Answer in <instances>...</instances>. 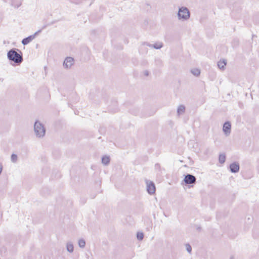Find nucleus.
I'll list each match as a JSON object with an SVG mask.
<instances>
[{"label":"nucleus","instance_id":"1","mask_svg":"<svg viewBox=\"0 0 259 259\" xmlns=\"http://www.w3.org/2000/svg\"><path fill=\"white\" fill-rule=\"evenodd\" d=\"M8 59L16 64H20L23 61L22 53L18 49L13 48L7 53Z\"/></svg>","mask_w":259,"mask_h":259},{"label":"nucleus","instance_id":"2","mask_svg":"<svg viewBox=\"0 0 259 259\" xmlns=\"http://www.w3.org/2000/svg\"><path fill=\"white\" fill-rule=\"evenodd\" d=\"M34 130L37 137L42 138L45 136L46 128L44 125L38 120H36L34 123Z\"/></svg>","mask_w":259,"mask_h":259},{"label":"nucleus","instance_id":"3","mask_svg":"<svg viewBox=\"0 0 259 259\" xmlns=\"http://www.w3.org/2000/svg\"><path fill=\"white\" fill-rule=\"evenodd\" d=\"M178 17L179 20H187L190 17V13L186 7H182L179 9Z\"/></svg>","mask_w":259,"mask_h":259},{"label":"nucleus","instance_id":"4","mask_svg":"<svg viewBox=\"0 0 259 259\" xmlns=\"http://www.w3.org/2000/svg\"><path fill=\"white\" fill-rule=\"evenodd\" d=\"M40 32H41V30H39L37 31H36V32H35L33 34L30 35L28 36V37L23 38L21 41L22 44L24 46H26V45H28L31 41H32L35 38L36 35H37Z\"/></svg>","mask_w":259,"mask_h":259},{"label":"nucleus","instance_id":"5","mask_svg":"<svg viewBox=\"0 0 259 259\" xmlns=\"http://www.w3.org/2000/svg\"><path fill=\"white\" fill-rule=\"evenodd\" d=\"M196 181V179L195 177L189 174H187L186 175H185L184 179V181L186 185L191 184H195Z\"/></svg>","mask_w":259,"mask_h":259},{"label":"nucleus","instance_id":"6","mask_svg":"<svg viewBox=\"0 0 259 259\" xmlns=\"http://www.w3.org/2000/svg\"><path fill=\"white\" fill-rule=\"evenodd\" d=\"M229 168L232 173H237L240 169V164L238 162L234 161L229 164Z\"/></svg>","mask_w":259,"mask_h":259},{"label":"nucleus","instance_id":"7","mask_svg":"<svg viewBox=\"0 0 259 259\" xmlns=\"http://www.w3.org/2000/svg\"><path fill=\"white\" fill-rule=\"evenodd\" d=\"M74 63V59L71 57H67L64 61L63 66L64 68H70Z\"/></svg>","mask_w":259,"mask_h":259},{"label":"nucleus","instance_id":"8","mask_svg":"<svg viewBox=\"0 0 259 259\" xmlns=\"http://www.w3.org/2000/svg\"><path fill=\"white\" fill-rule=\"evenodd\" d=\"M146 184L147 192L150 195L153 194L156 190L154 183L150 181H146Z\"/></svg>","mask_w":259,"mask_h":259},{"label":"nucleus","instance_id":"9","mask_svg":"<svg viewBox=\"0 0 259 259\" xmlns=\"http://www.w3.org/2000/svg\"><path fill=\"white\" fill-rule=\"evenodd\" d=\"M227 65V60L226 59H223L218 62V67L222 70L225 69V66Z\"/></svg>","mask_w":259,"mask_h":259},{"label":"nucleus","instance_id":"10","mask_svg":"<svg viewBox=\"0 0 259 259\" xmlns=\"http://www.w3.org/2000/svg\"><path fill=\"white\" fill-rule=\"evenodd\" d=\"M21 4V0H12L11 1V6L15 8H18Z\"/></svg>","mask_w":259,"mask_h":259},{"label":"nucleus","instance_id":"11","mask_svg":"<svg viewBox=\"0 0 259 259\" xmlns=\"http://www.w3.org/2000/svg\"><path fill=\"white\" fill-rule=\"evenodd\" d=\"M110 161V158L108 156H103L102 157V163L105 165H108Z\"/></svg>","mask_w":259,"mask_h":259},{"label":"nucleus","instance_id":"12","mask_svg":"<svg viewBox=\"0 0 259 259\" xmlns=\"http://www.w3.org/2000/svg\"><path fill=\"white\" fill-rule=\"evenodd\" d=\"M185 111V107L183 105H180L177 109V113L179 115L183 114Z\"/></svg>","mask_w":259,"mask_h":259},{"label":"nucleus","instance_id":"13","mask_svg":"<svg viewBox=\"0 0 259 259\" xmlns=\"http://www.w3.org/2000/svg\"><path fill=\"white\" fill-rule=\"evenodd\" d=\"M66 248H67V251L69 252H70V253L72 252L74 250V247H73L72 243L68 242L67 243Z\"/></svg>","mask_w":259,"mask_h":259},{"label":"nucleus","instance_id":"14","mask_svg":"<svg viewBox=\"0 0 259 259\" xmlns=\"http://www.w3.org/2000/svg\"><path fill=\"white\" fill-rule=\"evenodd\" d=\"M191 72L195 76H198L200 74V70L198 68H193L191 70Z\"/></svg>","mask_w":259,"mask_h":259},{"label":"nucleus","instance_id":"15","mask_svg":"<svg viewBox=\"0 0 259 259\" xmlns=\"http://www.w3.org/2000/svg\"><path fill=\"white\" fill-rule=\"evenodd\" d=\"M219 160L220 163L223 164L225 162L226 155L225 154H221L219 156Z\"/></svg>","mask_w":259,"mask_h":259},{"label":"nucleus","instance_id":"16","mask_svg":"<svg viewBox=\"0 0 259 259\" xmlns=\"http://www.w3.org/2000/svg\"><path fill=\"white\" fill-rule=\"evenodd\" d=\"M163 47L162 42L155 43L152 45V47L155 49H160Z\"/></svg>","mask_w":259,"mask_h":259},{"label":"nucleus","instance_id":"17","mask_svg":"<svg viewBox=\"0 0 259 259\" xmlns=\"http://www.w3.org/2000/svg\"><path fill=\"white\" fill-rule=\"evenodd\" d=\"M235 7H237L236 9H235L234 7H233V8L232 13L231 14L232 16H234L233 14L235 11H237V12H239L241 10V8H240V6H238V4H235Z\"/></svg>","mask_w":259,"mask_h":259},{"label":"nucleus","instance_id":"18","mask_svg":"<svg viewBox=\"0 0 259 259\" xmlns=\"http://www.w3.org/2000/svg\"><path fill=\"white\" fill-rule=\"evenodd\" d=\"M78 245L80 248H84L85 245V241L83 239H80L78 240Z\"/></svg>","mask_w":259,"mask_h":259},{"label":"nucleus","instance_id":"19","mask_svg":"<svg viewBox=\"0 0 259 259\" xmlns=\"http://www.w3.org/2000/svg\"><path fill=\"white\" fill-rule=\"evenodd\" d=\"M18 156L16 154H12L11 156V161L13 163H16L17 161Z\"/></svg>","mask_w":259,"mask_h":259},{"label":"nucleus","instance_id":"20","mask_svg":"<svg viewBox=\"0 0 259 259\" xmlns=\"http://www.w3.org/2000/svg\"><path fill=\"white\" fill-rule=\"evenodd\" d=\"M231 44L233 48L237 47L239 45V40L237 38L234 39L232 40Z\"/></svg>","mask_w":259,"mask_h":259},{"label":"nucleus","instance_id":"21","mask_svg":"<svg viewBox=\"0 0 259 259\" xmlns=\"http://www.w3.org/2000/svg\"><path fill=\"white\" fill-rule=\"evenodd\" d=\"M137 239L141 241L144 238V234L142 232H138L137 234Z\"/></svg>","mask_w":259,"mask_h":259},{"label":"nucleus","instance_id":"22","mask_svg":"<svg viewBox=\"0 0 259 259\" xmlns=\"http://www.w3.org/2000/svg\"><path fill=\"white\" fill-rule=\"evenodd\" d=\"M186 249L187 251L189 253H191L192 247H191V245L189 243H187V244H186Z\"/></svg>","mask_w":259,"mask_h":259},{"label":"nucleus","instance_id":"23","mask_svg":"<svg viewBox=\"0 0 259 259\" xmlns=\"http://www.w3.org/2000/svg\"><path fill=\"white\" fill-rule=\"evenodd\" d=\"M223 131L224 134L227 135V121H226L223 124Z\"/></svg>","mask_w":259,"mask_h":259},{"label":"nucleus","instance_id":"24","mask_svg":"<svg viewBox=\"0 0 259 259\" xmlns=\"http://www.w3.org/2000/svg\"><path fill=\"white\" fill-rule=\"evenodd\" d=\"M231 123L230 121H228V135L231 132Z\"/></svg>","mask_w":259,"mask_h":259},{"label":"nucleus","instance_id":"25","mask_svg":"<svg viewBox=\"0 0 259 259\" xmlns=\"http://www.w3.org/2000/svg\"><path fill=\"white\" fill-rule=\"evenodd\" d=\"M155 168L160 170V164L159 163L155 164Z\"/></svg>","mask_w":259,"mask_h":259},{"label":"nucleus","instance_id":"26","mask_svg":"<svg viewBox=\"0 0 259 259\" xmlns=\"http://www.w3.org/2000/svg\"><path fill=\"white\" fill-rule=\"evenodd\" d=\"M257 19H256L255 18H254V21H255V23L259 24V15L257 16Z\"/></svg>","mask_w":259,"mask_h":259},{"label":"nucleus","instance_id":"27","mask_svg":"<svg viewBox=\"0 0 259 259\" xmlns=\"http://www.w3.org/2000/svg\"><path fill=\"white\" fill-rule=\"evenodd\" d=\"M144 75H145V76H148V75H149V71H147V70H145V71H144Z\"/></svg>","mask_w":259,"mask_h":259},{"label":"nucleus","instance_id":"28","mask_svg":"<svg viewBox=\"0 0 259 259\" xmlns=\"http://www.w3.org/2000/svg\"><path fill=\"white\" fill-rule=\"evenodd\" d=\"M145 44L147 46H149V47H151V48H153L152 47V45L153 44H150L149 43H148V42H145Z\"/></svg>","mask_w":259,"mask_h":259},{"label":"nucleus","instance_id":"29","mask_svg":"<svg viewBox=\"0 0 259 259\" xmlns=\"http://www.w3.org/2000/svg\"><path fill=\"white\" fill-rule=\"evenodd\" d=\"M3 170V166L2 164L0 163V175L1 174Z\"/></svg>","mask_w":259,"mask_h":259},{"label":"nucleus","instance_id":"30","mask_svg":"<svg viewBox=\"0 0 259 259\" xmlns=\"http://www.w3.org/2000/svg\"><path fill=\"white\" fill-rule=\"evenodd\" d=\"M133 114H135V115H137V112H132Z\"/></svg>","mask_w":259,"mask_h":259},{"label":"nucleus","instance_id":"31","mask_svg":"<svg viewBox=\"0 0 259 259\" xmlns=\"http://www.w3.org/2000/svg\"><path fill=\"white\" fill-rule=\"evenodd\" d=\"M230 259H235L233 256H231Z\"/></svg>","mask_w":259,"mask_h":259},{"label":"nucleus","instance_id":"32","mask_svg":"<svg viewBox=\"0 0 259 259\" xmlns=\"http://www.w3.org/2000/svg\"><path fill=\"white\" fill-rule=\"evenodd\" d=\"M0 80L2 81H3L4 79L3 78H0Z\"/></svg>","mask_w":259,"mask_h":259},{"label":"nucleus","instance_id":"33","mask_svg":"<svg viewBox=\"0 0 259 259\" xmlns=\"http://www.w3.org/2000/svg\"><path fill=\"white\" fill-rule=\"evenodd\" d=\"M232 197H233V199H234V198H235V195H234V194L233 195V196H232Z\"/></svg>","mask_w":259,"mask_h":259},{"label":"nucleus","instance_id":"34","mask_svg":"<svg viewBox=\"0 0 259 259\" xmlns=\"http://www.w3.org/2000/svg\"><path fill=\"white\" fill-rule=\"evenodd\" d=\"M254 36H255V35H252V37H254Z\"/></svg>","mask_w":259,"mask_h":259}]
</instances>
